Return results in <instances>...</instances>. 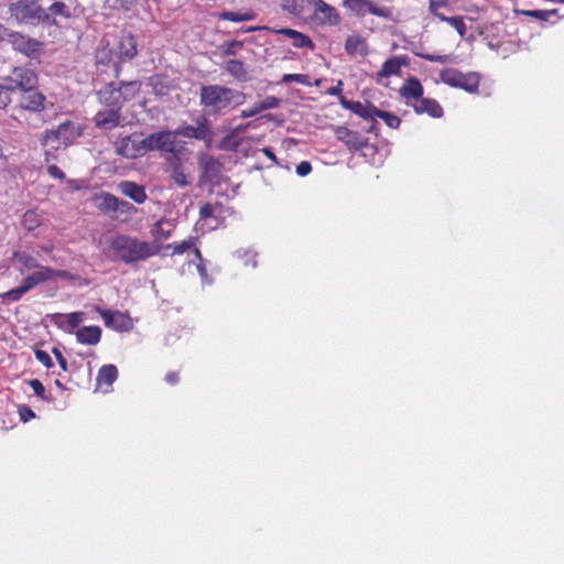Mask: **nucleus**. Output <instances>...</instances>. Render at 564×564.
I'll use <instances>...</instances> for the list:
<instances>
[{
	"label": "nucleus",
	"instance_id": "1",
	"mask_svg": "<svg viewBox=\"0 0 564 564\" xmlns=\"http://www.w3.org/2000/svg\"><path fill=\"white\" fill-rule=\"evenodd\" d=\"M159 251L160 246L155 241H143L128 235H117L109 241V257L129 265L147 261Z\"/></svg>",
	"mask_w": 564,
	"mask_h": 564
},
{
	"label": "nucleus",
	"instance_id": "2",
	"mask_svg": "<svg viewBox=\"0 0 564 564\" xmlns=\"http://www.w3.org/2000/svg\"><path fill=\"white\" fill-rule=\"evenodd\" d=\"M199 97L208 115L226 111L231 105L238 106L245 99L243 93L219 85L203 86Z\"/></svg>",
	"mask_w": 564,
	"mask_h": 564
},
{
	"label": "nucleus",
	"instance_id": "3",
	"mask_svg": "<svg viewBox=\"0 0 564 564\" xmlns=\"http://www.w3.org/2000/svg\"><path fill=\"white\" fill-rule=\"evenodd\" d=\"M141 89L139 80L110 82L97 90L99 102L106 108L121 110L123 105L133 99Z\"/></svg>",
	"mask_w": 564,
	"mask_h": 564
},
{
	"label": "nucleus",
	"instance_id": "4",
	"mask_svg": "<svg viewBox=\"0 0 564 564\" xmlns=\"http://www.w3.org/2000/svg\"><path fill=\"white\" fill-rule=\"evenodd\" d=\"M78 15V6L75 1H54L48 8H43L42 24L58 26L63 21H68Z\"/></svg>",
	"mask_w": 564,
	"mask_h": 564
},
{
	"label": "nucleus",
	"instance_id": "5",
	"mask_svg": "<svg viewBox=\"0 0 564 564\" xmlns=\"http://www.w3.org/2000/svg\"><path fill=\"white\" fill-rule=\"evenodd\" d=\"M9 11L19 22L42 24L43 8L39 4V0H18L10 4Z\"/></svg>",
	"mask_w": 564,
	"mask_h": 564
},
{
	"label": "nucleus",
	"instance_id": "6",
	"mask_svg": "<svg viewBox=\"0 0 564 564\" xmlns=\"http://www.w3.org/2000/svg\"><path fill=\"white\" fill-rule=\"evenodd\" d=\"M440 78L444 84L462 88L468 93H476L479 86V77L476 73L463 74L455 68H445Z\"/></svg>",
	"mask_w": 564,
	"mask_h": 564
},
{
	"label": "nucleus",
	"instance_id": "7",
	"mask_svg": "<svg viewBox=\"0 0 564 564\" xmlns=\"http://www.w3.org/2000/svg\"><path fill=\"white\" fill-rule=\"evenodd\" d=\"M142 133H131L116 141V153L124 159H137L145 153Z\"/></svg>",
	"mask_w": 564,
	"mask_h": 564
},
{
	"label": "nucleus",
	"instance_id": "8",
	"mask_svg": "<svg viewBox=\"0 0 564 564\" xmlns=\"http://www.w3.org/2000/svg\"><path fill=\"white\" fill-rule=\"evenodd\" d=\"M343 4L357 17H364L367 13L384 19H391L392 17L390 8L379 7L370 0H344Z\"/></svg>",
	"mask_w": 564,
	"mask_h": 564
},
{
	"label": "nucleus",
	"instance_id": "9",
	"mask_svg": "<svg viewBox=\"0 0 564 564\" xmlns=\"http://www.w3.org/2000/svg\"><path fill=\"white\" fill-rule=\"evenodd\" d=\"M200 167V181L210 185H219L224 164L208 154H202L198 160Z\"/></svg>",
	"mask_w": 564,
	"mask_h": 564
},
{
	"label": "nucleus",
	"instance_id": "10",
	"mask_svg": "<svg viewBox=\"0 0 564 564\" xmlns=\"http://www.w3.org/2000/svg\"><path fill=\"white\" fill-rule=\"evenodd\" d=\"M143 140L145 153L150 151L172 153L175 150V134L169 130L152 133L143 138Z\"/></svg>",
	"mask_w": 564,
	"mask_h": 564
},
{
	"label": "nucleus",
	"instance_id": "11",
	"mask_svg": "<svg viewBox=\"0 0 564 564\" xmlns=\"http://www.w3.org/2000/svg\"><path fill=\"white\" fill-rule=\"evenodd\" d=\"M7 85H13V95L29 88H34L37 85L36 74L24 67H15L12 75L4 78Z\"/></svg>",
	"mask_w": 564,
	"mask_h": 564
},
{
	"label": "nucleus",
	"instance_id": "12",
	"mask_svg": "<svg viewBox=\"0 0 564 564\" xmlns=\"http://www.w3.org/2000/svg\"><path fill=\"white\" fill-rule=\"evenodd\" d=\"M175 137L181 135L188 139H196L205 141L206 145L209 147L212 142L213 132L210 126L205 118L197 120V126L184 124L178 127L174 131Z\"/></svg>",
	"mask_w": 564,
	"mask_h": 564
},
{
	"label": "nucleus",
	"instance_id": "13",
	"mask_svg": "<svg viewBox=\"0 0 564 564\" xmlns=\"http://www.w3.org/2000/svg\"><path fill=\"white\" fill-rule=\"evenodd\" d=\"M257 30H267V31L273 32L275 34L285 35L292 40L293 46L296 48L314 50V47H315V44L307 35H305L296 30H293V29H288V28L273 29V28H269V26H250V28L245 29L243 32H253Z\"/></svg>",
	"mask_w": 564,
	"mask_h": 564
},
{
	"label": "nucleus",
	"instance_id": "14",
	"mask_svg": "<svg viewBox=\"0 0 564 564\" xmlns=\"http://www.w3.org/2000/svg\"><path fill=\"white\" fill-rule=\"evenodd\" d=\"M313 6L314 18L322 25L335 26L340 22V17L336 8L324 0H308Z\"/></svg>",
	"mask_w": 564,
	"mask_h": 564
},
{
	"label": "nucleus",
	"instance_id": "15",
	"mask_svg": "<svg viewBox=\"0 0 564 564\" xmlns=\"http://www.w3.org/2000/svg\"><path fill=\"white\" fill-rule=\"evenodd\" d=\"M126 118L122 116L121 110L113 108H106L97 111L94 117V123L98 129L112 130L117 127L124 126Z\"/></svg>",
	"mask_w": 564,
	"mask_h": 564
},
{
	"label": "nucleus",
	"instance_id": "16",
	"mask_svg": "<svg viewBox=\"0 0 564 564\" xmlns=\"http://www.w3.org/2000/svg\"><path fill=\"white\" fill-rule=\"evenodd\" d=\"M19 95V107L22 110L31 112H40L44 109L45 96L36 90V88H29L18 93Z\"/></svg>",
	"mask_w": 564,
	"mask_h": 564
},
{
	"label": "nucleus",
	"instance_id": "17",
	"mask_svg": "<svg viewBox=\"0 0 564 564\" xmlns=\"http://www.w3.org/2000/svg\"><path fill=\"white\" fill-rule=\"evenodd\" d=\"M11 42L14 50L30 58H37L41 54L42 43L34 39L21 34H13Z\"/></svg>",
	"mask_w": 564,
	"mask_h": 564
},
{
	"label": "nucleus",
	"instance_id": "18",
	"mask_svg": "<svg viewBox=\"0 0 564 564\" xmlns=\"http://www.w3.org/2000/svg\"><path fill=\"white\" fill-rule=\"evenodd\" d=\"M116 54L118 58L122 62L131 61L138 54V43L135 37L129 33L124 32L120 35Z\"/></svg>",
	"mask_w": 564,
	"mask_h": 564
},
{
	"label": "nucleus",
	"instance_id": "19",
	"mask_svg": "<svg viewBox=\"0 0 564 564\" xmlns=\"http://www.w3.org/2000/svg\"><path fill=\"white\" fill-rule=\"evenodd\" d=\"M335 137L338 141L345 143L349 150L358 151L367 145V140L358 132L349 130L347 127L339 126L335 129Z\"/></svg>",
	"mask_w": 564,
	"mask_h": 564
},
{
	"label": "nucleus",
	"instance_id": "20",
	"mask_svg": "<svg viewBox=\"0 0 564 564\" xmlns=\"http://www.w3.org/2000/svg\"><path fill=\"white\" fill-rule=\"evenodd\" d=\"M70 126H72L70 121H64V122L59 123L55 129L45 130L40 135L41 145L47 147L50 144L58 143V141L62 138L66 139L65 133L69 129ZM52 148L56 149L55 145H52Z\"/></svg>",
	"mask_w": 564,
	"mask_h": 564
},
{
	"label": "nucleus",
	"instance_id": "21",
	"mask_svg": "<svg viewBox=\"0 0 564 564\" xmlns=\"http://www.w3.org/2000/svg\"><path fill=\"white\" fill-rule=\"evenodd\" d=\"M118 187L124 196L129 197L137 204H142L148 198L145 188L142 185H139L134 182L122 181L121 183H119Z\"/></svg>",
	"mask_w": 564,
	"mask_h": 564
},
{
	"label": "nucleus",
	"instance_id": "22",
	"mask_svg": "<svg viewBox=\"0 0 564 564\" xmlns=\"http://www.w3.org/2000/svg\"><path fill=\"white\" fill-rule=\"evenodd\" d=\"M101 329L98 326L80 327L76 332V339L80 344L96 345L100 341Z\"/></svg>",
	"mask_w": 564,
	"mask_h": 564
},
{
	"label": "nucleus",
	"instance_id": "23",
	"mask_svg": "<svg viewBox=\"0 0 564 564\" xmlns=\"http://www.w3.org/2000/svg\"><path fill=\"white\" fill-rule=\"evenodd\" d=\"M414 110L417 113H429L433 118H441L443 116V109L435 99L421 98L414 105Z\"/></svg>",
	"mask_w": 564,
	"mask_h": 564
},
{
	"label": "nucleus",
	"instance_id": "24",
	"mask_svg": "<svg viewBox=\"0 0 564 564\" xmlns=\"http://www.w3.org/2000/svg\"><path fill=\"white\" fill-rule=\"evenodd\" d=\"M403 65H406L405 56H392L383 63L378 76L381 78H388L392 75H398L401 70V66Z\"/></svg>",
	"mask_w": 564,
	"mask_h": 564
},
{
	"label": "nucleus",
	"instance_id": "25",
	"mask_svg": "<svg viewBox=\"0 0 564 564\" xmlns=\"http://www.w3.org/2000/svg\"><path fill=\"white\" fill-rule=\"evenodd\" d=\"M400 94L405 99L420 100L423 95V86L417 78L410 77L409 79H406L404 85L400 88Z\"/></svg>",
	"mask_w": 564,
	"mask_h": 564
},
{
	"label": "nucleus",
	"instance_id": "26",
	"mask_svg": "<svg viewBox=\"0 0 564 564\" xmlns=\"http://www.w3.org/2000/svg\"><path fill=\"white\" fill-rule=\"evenodd\" d=\"M345 51L349 55L359 53L365 56L368 54L366 40L359 35H349L345 41Z\"/></svg>",
	"mask_w": 564,
	"mask_h": 564
},
{
	"label": "nucleus",
	"instance_id": "27",
	"mask_svg": "<svg viewBox=\"0 0 564 564\" xmlns=\"http://www.w3.org/2000/svg\"><path fill=\"white\" fill-rule=\"evenodd\" d=\"M118 378V369L115 365H104L97 375V383L99 387H111Z\"/></svg>",
	"mask_w": 564,
	"mask_h": 564
},
{
	"label": "nucleus",
	"instance_id": "28",
	"mask_svg": "<svg viewBox=\"0 0 564 564\" xmlns=\"http://www.w3.org/2000/svg\"><path fill=\"white\" fill-rule=\"evenodd\" d=\"M52 273V269L47 267H42L41 270L33 272L31 275L24 279L23 286L26 291H30L32 288L37 285L39 283L48 281V274Z\"/></svg>",
	"mask_w": 564,
	"mask_h": 564
},
{
	"label": "nucleus",
	"instance_id": "29",
	"mask_svg": "<svg viewBox=\"0 0 564 564\" xmlns=\"http://www.w3.org/2000/svg\"><path fill=\"white\" fill-rule=\"evenodd\" d=\"M225 69L240 82L248 80V72L245 64L239 59H229L226 63Z\"/></svg>",
	"mask_w": 564,
	"mask_h": 564
},
{
	"label": "nucleus",
	"instance_id": "30",
	"mask_svg": "<svg viewBox=\"0 0 564 564\" xmlns=\"http://www.w3.org/2000/svg\"><path fill=\"white\" fill-rule=\"evenodd\" d=\"M354 113L360 116L366 120H373L375 113H377V107L372 104H362L360 101H354L351 110Z\"/></svg>",
	"mask_w": 564,
	"mask_h": 564
},
{
	"label": "nucleus",
	"instance_id": "31",
	"mask_svg": "<svg viewBox=\"0 0 564 564\" xmlns=\"http://www.w3.org/2000/svg\"><path fill=\"white\" fill-rule=\"evenodd\" d=\"M220 20H228L232 22H245L252 21L256 18V13L252 11H247L243 13L231 12V11H223L218 14Z\"/></svg>",
	"mask_w": 564,
	"mask_h": 564
},
{
	"label": "nucleus",
	"instance_id": "32",
	"mask_svg": "<svg viewBox=\"0 0 564 564\" xmlns=\"http://www.w3.org/2000/svg\"><path fill=\"white\" fill-rule=\"evenodd\" d=\"M241 141V139H236L235 131H231L220 140L217 148L223 151H237Z\"/></svg>",
	"mask_w": 564,
	"mask_h": 564
},
{
	"label": "nucleus",
	"instance_id": "33",
	"mask_svg": "<svg viewBox=\"0 0 564 564\" xmlns=\"http://www.w3.org/2000/svg\"><path fill=\"white\" fill-rule=\"evenodd\" d=\"M99 209L105 213H117L118 209V197L111 194H104L99 204Z\"/></svg>",
	"mask_w": 564,
	"mask_h": 564
},
{
	"label": "nucleus",
	"instance_id": "34",
	"mask_svg": "<svg viewBox=\"0 0 564 564\" xmlns=\"http://www.w3.org/2000/svg\"><path fill=\"white\" fill-rule=\"evenodd\" d=\"M106 326L117 332H130L133 328V319H105Z\"/></svg>",
	"mask_w": 564,
	"mask_h": 564
},
{
	"label": "nucleus",
	"instance_id": "35",
	"mask_svg": "<svg viewBox=\"0 0 564 564\" xmlns=\"http://www.w3.org/2000/svg\"><path fill=\"white\" fill-rule=\"evenodd\" d=\"M150 85L153 91L158 96H165L170 90V85L160 76H153L150 78Z\"/></svg>",
	"mask_w": 564,
	"mask_h": 564
},
{
	"label": "nucleus",
	"instance_id": "36",
	"mask_svg": "<svg viewBox=\"0 0 564 564\" xmlns=\"http://www.w3.org/2000/svg\"><path fill=\"white\" fill-rule=\"evenodd\" d=\"M375 117L382 119L386 122V124L392 129L399 128V126L401 123V120L399 117H397L395 115H393L391 112L380 110L378 108H377V113H375Z\"/></svg>",
	"mask_w": 564,
	"mask_h": 564
},
{
	"label": "nucleus",
	"instance_id": "37",
	"mask_svg": "<svg viewBox=\"0 0 564 564\" xmlns=\"http://www.w3.org/2000/svg\"><path fill=\"white\" fill-rule=\"evenodd\" d=\"M171 178L180 187H185L189 185V181L187 180V176L183 172L181 164L173 165Z\"/></svg>",
	"mask_w": 564,
	"mask_h": 564
},
{
	"label": "nucleus",
	"instance_id": "38",
	"mask_svg": "<svg viewBox=\"0 0 564 564\" xmlns=\"http://www.w3.org/2000/svg\"><path fill=\"white\" fill-rule=\"evenodd\" d=\"M13 95V85L0 84V109H4L11 101Z\"/></svg>",
	"mask_w": 564,
	"mask_h": 564
},
{
	"label": "nucleus",
	"instance_id": "39",
	"mask_svg": "<svg viewBox=\"0 0 564 564\" xmlns=\"http://www.w3.org/2000/svg\"><path fill=\"white\" fill-rule=\"evenodd\" d=\"M242 46H243L242 41L232 40V41H227V42L223 43L219 48L221 50L224 55L235 56L237 54V50L241 48Z\"/></svg>",
	"mask_w": 564,
	"mask_h": 564
},
{
	"label": "nucleus",
	"instance_id": "40",
	"mask_svg": "<svg viewBox=\"0 0 564 564\" xmlns=\"http://www.w3.org/2000/svg\"><path fill=\"white\" fill-rule=\"evenodd\" d=\"M28 384L40 399L44 401H50V398L46 394L45 387L39 379H31L28 381Z\"/></svg>",
	"mask_w": 564,
	"mask_h": 564
},
{
	"label": "nucleus",
	"instance_id": "41",
	"mask_svg": "<svg viewBox=\"0 0 564 564\" xmlns=\"http://www.w3.org/2000/svg\"><path fill=\"white\" fill-rule=\"evenodd\" d=\"M194 246L193 239L184 240L182 242H174L166 246L167 249H173V253L182 254Z\"/></svg>",
	"mask_w": 564,
	"mask_h": 564
},
{
	"label": "nucleus",
	"instance_id": "42",
	"mask_svg": "<svg viewBox=\"0 0 564 564\" xmlns=\"http://www.w3.org/2000/svg\"><path fill=\"white\" fill-rule=\"evenodd\" d=\"M292 82L310 85L308 75L305 74H285L281 79V83L283 84H289Z\"/></svg>",
	"mask_w": 564,
	"mask_h": 564
},
{
	"label": "nucleus",
	"instance_id": "43",
	"mask_svg": "<svg viewBox=\"0 0 564 564\" xmlns=\"http://www.w3.org/2000/svg\"><path fill=\"white\" fill-rule=\"evenodd\" d=\"M447 23L451 24L453 28L456 29L458 34L464 37L466 34V24L462 17H451L447 20Z\"/></svg>",
	"mask_w": 564,
	"mask_h": 564
},
{
	"label": "nucleus",
	"instance_id": "44",
	"mask_svg": "<svg viewBox=\"0 0 564 564\" xmlns=\"http://www.w3.org/2000/svg\"><path fill=\"white\" fill-rule=\"evenodd\" d=\"M18 257V259L22 262V264L26 268V269H37V268H42L35 258L26 254V253H17L15 254Z\"/></svg>",
	"mask_w": 564,
	"mask_h": 564
},
{
	"label": "nucleus",
	"instance_id": "45",
	"mask_svg": "<svg viewBox=\"0 0 564 564\" xmlns=\"http://www.w3.org/2000/svg\"><path fill=\"white\" fill-rule=\"evenodd\" d=\"M34 355H35L36 360L40 364H42L45 368L48 369V368L53 367L52 358H51V356L45 350L35 349L34 350Z\"/></svg>",
	"mask_w": 564,
	"mask_h": 564
},
{
	"label": "nucleus",
	"instance_id": "46",
	"mask_svg": "<svg viewBox=\"0 0 564 564\" xmlns=\"http://www.w3.org/2000/svg\"><path fill=\"white\" fill-rule=\"evenodd\" d=\"M48 274V281L55 280V279H64V280H75L79 279L77 275H73L70 272L66 270H54L52 269V273Z\"/></svg>",
	"mask_w": 564,
	"mask_h": 564
},
{
	"label": "nucleus",
	"instance_id": "47",
	"mask_svg": "<svg viewBox=\"0 0 564 564\" xmlns=\"http://www.w3.org/2000/svg\"><path fill=\"white\" fill-rule=\"evenodd\" d=\"M280 99L274 96H269L258 105V109L268 110L279 107Z\"/></svg>",
	"mask_w": 564,
	"mask_h": 564
},
{
	"label": "nucleus",
	"instance_id": "48",
	"mask_svg": "<svg viewBox=\"0 0 564 564\" xmlns=\"http://www.w3.org/2000/svg\"><path fill=\"white\" fill-rule=\"evenodd\" d=\"M417 56L422 57L423 59H426L429 62H438L442 64L452 62L451 55H433V54H419Z\"/></svg>",
	"mask_w": 564,
	"mask_h": 564
},
{
	"label": "nucleus",
	"instance_id": "49",
	"mask_svg": "<svg viewBox=\"0 0 564 564\" xmlns=\"http://www.w3.org/2000/svg\"><path fill=\"white\" fill-rule=\"evenodd\" d=\"M26 292H28L26 289L23 286V284H21L17 288L10 290L9 292H7L4 294V299L11 300V301H17Z\"/></svg>",
	"mask_w": 564,
	"mask_h": 564
},
{
	"label": "nucleus",
	"instance_id": "50",
	"mask_svg": "<svg viewBox=\"0 0 564 564\" xmlns=\"http://www.w3.org/2000/svg\"><path fill=\"white\" fill-rule=\"evenodd\" d=\"M518 12L523 15L533 17V18H538L541 20H545L549 14L553 13V11H543V10H521Z\"/></svg>",
	"mask_w": 564,
	"mask_h": 564
},
{
	"label": "nucleus",
	"instance_id": "51",
	"mask_svg": "<svg viewBox=\"0 0 564 564\" xmlns=\"http://www.w3.org/2000/svg\"><path fill=\"white\" fill-rule=\"evenodd\" d=\"M134 209L135 208H134V206L131 203L118 198V209H117V213L130 214Z\"/></svg>",
	"mask_w": 564,
	"mask_h": 564
},
{
	"label": "nucleus",
	"instance_id": "52",
	"mask_svg": "<svg viewBox=\"0 0 564 564\" xmlns=\"http://www.w3.org/2000/svg\"><path fill=\"white\" fill-rule=\"evenodd\" d=\"M52 352L53 355L55 356L56 360H57V364L58 366L61 367V369L63 371H67V360L65 359V357L63 356L62 351L57 348V347H54L52 349Z\"/></svg>",
	"mask_w": 564,
	"mask_h": 564
},
{
	"label": "nucleus",
	"instance_id": "53",
	"mask_svg": "<svg viewBox=\"0 0 564 564\" xmlns=\"http://www.w3.org/2000/svg\"><path fill=\"white\" fill-rule=\"evenodd\" d=\"M448 6V0H430V12L433 14H437L440 8H445Z\"/></svg>",
	"mask_w": 564,
	"mask_h": 564
},
{
	"label": "nucleus",
	"instance_id": "54",
	"mask_svg": "<svg viewBox=\"0 0 564 564\" xmlns=\"http://www.w3.org/2000/svg\"><path fill=\"white\" fill-rule=\"evenodd\" d=\"M214 214V206L210 203H205L199 209V217L206 219L212 217Z\"/></svg>",
	"mask_w": 564,
	"mask_h": 564
},
{
	"label": "nucleus",
	"instance_id": "55",
	"mask_svg": "<svg viewBox=\"0 0 564 564\" xmlns=\"http://www.w3.org/2000/svg\"><path fill=\"white\" fill-rule=\"evenodd\" d=\"M312 171V165L310 162L307 161H302L297 166H296V173L300 175V176H306L307 174H310Z\"/></svg>",
	"mask_w": 564,
	"mask_h": 564
},
{
	"label": "nucleus",
	"instance_id": "56",
	"mask_svg": "<svg viewBox=\"0 0 564 564\" xmlns=\"http://www.w3.org/2000/svg\"><path fill=\"white\" fill-rule=\"evenodd\" d=\"M19 414L23 422H28L29 420H31L35 416L34 412L25 405H23L19 409Z\"/></svg>",
	"mask_w": 564,
	"mask_h": 564
},
{
	"label": "nucleus",
	"instance_id": "57",
	"mask_svg": "<svg viewBox=\"0 0 564 564\" xmlns=\"http://www.w3.org/2000/svg\"><path fill=\"white\" fill-rule=\"evenodd\" d=\"M90 312H73L69 314L55 313V314H47L46 317H70V318H74V317H84L85 315H87Z\"/></svg>",
	"mask_w": 564,
	"mask_h": 564
},
{
	"label": "nucleus",
	"instance_id": "58",
	"mask_svg": "<svg viewBox=\"0 0 564 564\" xmlns=\"http://www.w3.org/2000/svg\"><path fill=\"white\" fill-rule=\"evenodd\" d=\"M47 172L52 177L64 180L65 174L62 170H59L56 165H48Z\"/></svg>",
	"mask_w": 564,
	"mask_h": 564
},
{
	"label": "nucleus",
	"instance_id": "59",
	"mask_svg": "<svg viewBox=\"0 0 564 564\" xmlns=\"http://www.w3.org/2000/svg\"><path fill=\"white\" fill-rule=\"evenodd\" d=\"M165 381L170 386H175L180 381V373L177 371H169L165 375Z\"/></svg>",
	"mask_w": 564,
	"mask_h": 564
},
{
	"label": "nucleus",
	"instance_id": "60",
	"mask_svg": "<svg viewBox=\"0 0 564 564\" xmlns=\"http://www.w3.org/2000/svg\"><path fill=\"white\" fill-rule=\"evenodd\" d=\"M94 310L98 311L99 312V308L97 306H93ZM100 314H101V317L104 318H107V317H127L126 314L121 313V312H112V311H100Z\"/></svg>",
	"mask_w": 564,
	"mask_h": 564
},
{
	"label": "nucleus",
	"instance_id": "61",
	"mask_svg": "<svg viewBox=\"0 0 564 564\" xmlns=\"http://www.w3.org/2000/svg\"><path fill=\"white\" fill-rule=\"evenodd\" d=\"M259 112H261V109H258V105H257V106H254L251 109L243 110L241 112L240 117L241 118H249V117L258 115Z\"/></svg>",
	"mask_w": 564,
	"mask_h": 564
},
{
	"label": "nucleus",
	"instance_id": "62",
	"mask_svg": "<svg viewBox=\"0 0 564 564\" xmlns=\"http://www.w3.org/2000/svg\"><path fill=\"white\" fill-rule=\"evenodd\" d=\"M197 270H198L199 275L203 279V281L209 282V279H208V275H207V270H206V268H205V265L203 263H199L197 265Z\"/></svg>",
	"mask_w": 564,
	"mask_h": 564
},
{
	"label": "nucleus",
	"instance_id": "63",
	"mask_svg": "<svg viewBox=\"0 0 564 564\" xmlns=\"http://www.w3.org/2000/svg\"><path fill=\"white\" fill-rule=\"evenodd\" d=\"M341 85H343V83L339 80L337 86H333V87H330L328 89V94L333 95V96L340 95V93H341Z\"/></svg>",
	"mask_w": 564,
	"mask_h": 564
},
{
	"label": "nucleus",
	"instance_id": "64",
	"mask_svg": "<svg viewBox=\"0 0 564 564\" xmlns=\"http://www.w3.org/2000/svg\"><path fill=\"white\" fill-rule=\"evenodd\" d=\"M340 104L345 109L351 110L354 101L340 96Z\"/></svg>",
	"mask_w": 564,
	"mask_h": 564
}]
</instances>
